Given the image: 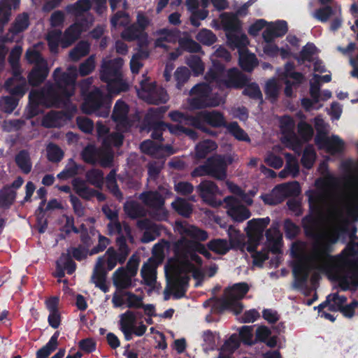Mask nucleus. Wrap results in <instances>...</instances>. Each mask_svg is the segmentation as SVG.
<instances>
[{"label": "nucleus", "instance_id": "864d4df0", "mask_svg": "<svg viewBox=\"0 0 358 358\" xmlns=\"http://www.w3.org/2000/svg\"><path fill=\"white\" fill-rule=\"evenodd\" d=\"M315 159L316 152L313 146L312 145H306L301 156V165L307 169H310L315 163Z\"/></svg>", "mask_w": 358, "mask_h": 358}, {"label": "nucleus", "instance_id": "2eb2a0df", "mask_svg": "<svg viewBox=\"0 0 358 358\" xmlns=\"http://www.w3.org/2000/svg\"><path fill=\"white\" fill-rule=\"evenodd\" d=\"M3 87L11 96L19 99L23 97L28 90L27 80L22 74L19 77L13 76L8 78L5 81Z\"/></svg>", "mask_w": 358, "mask_h": 358}, {"label": "nucleus", "instance_id": "4c0bfd02", "mask_svg": "<svg viewBox=\"0 0 358 358\" xmlns=\"http://www.w3.org/2000/svg\"><path fill=\"white\" fill-rule=\"evenodd\" d=\"M215 307L217 308V313H222L224 310H229L235 315L240 314L243 310V303L238 300L233 299L217 300V303Z\"/></svg>", "mask_w": 358, "mask_h": 358}, {"label": "nucleus", "instance_id": "ddd939ff", "mask_svg": "<svg viewBox=\"0 0 358 358\" xmlns=\"http://www.w3.org/2000/svg\"><path fill=\"white\" fill-rule=\"evenodd\" d=\"M29 101L48 108H62L56 99L55 90L47 84L41 90H32L29 94Z\"/></svg>", "mask_w": 358, "mask_h": 358}, {"label": "nucleus", "instance_id": "6ab92c4d", "mask_svg": "<svg viewBox=\"0 0 358 358\" xmlns=\"http://www.w3.org/2000/svg\"><path fill=\"white\" fill-rule=\"evenodd\" d=\"M287 23L284 20L271 22L262 33L265 42H273L275 38L284 36L287 31Z\"/></svg>", "mask_w": 358, "mask_h": 358}, {"label": "nucleus", "instance_id": "cd10ccee", "mask_svg": "<svg viewBox=\"0 0 358 358\" xmlns=\"http://www.w3.org/2000/svg\"><path fill=\"white\" fill-rule=\"evenodd\" d=\"M238 64L245 72H252L255 66L258 65V60L254 53L250 52L248 49L240 51Z\"/></svg>", "mask_w": 358, "mask_h": 358}, {"label": "nucleus", "instance_id": "0eeeda50", "mask_svg": "<svg viewBox=\"0 0 358 358\" xmlns=\"http://www.w3.org/2000/svg\"><path fill=\"white\" fill-rule=\"evenodd\" d=\"M194 127L205 133L210 134V129L206 124L214 128L226 127L227 122L224 114L218 110H201L195 114L192 118Z\"/></svg>", "mask_w": 358, "mask_h": 358}, {"label": "nucleus", "instance_id": "39448f33", "mask_svg": "<svg viewBox=\"0 0 358 358\" xmlns=\"http://www.w3.org/2000/svg\"><path fill=\"white\" fill-rule=\"evenodd\" d=\"M278 80L275 78L268 79L265 85L264 93L266 98L274 103L278 100L282 84L285 85V94L291 97V60H288L284 70L278 69Z\"/></svg>", "mask_w": 358, "mask_h": 358}, {"label": "nucleus", "instance_id": "8fccbe9b", "mask_svg": "<svg viewBox=\"0 0 358 358\" xmlns=\"http://www.w3.org/2000/svg\"><path fill=\"white\" fill-rule=\"evenodd\" d=\"M90 45L88 42L81 41L70 51L69 57L73 61H78L81 57L87 55L90 52Z\"/></svg>", "mask_w": 358, "mask_h": 358}, {"label": "nucleus", "instance_id": "a211bd4d", "mask_svg": "<svg viewBox=\"0 0 358 358\" xmlns=\"http://www.w3.org/2000/svg\"><path fill=\"white\" fill-rule=\"evenodd\" d=\"M287 23L284 20L271 22L262 33L265 42H273L275 38L284 36L287 31Z\"/></svg>", "mask_w": 358, "mask_h": 358}, {"label": "nucleus", "instance_id": "2f4dec72", "mask_svg": "<svg viewBox=\"0 0 358 358\" xmlns=\"http://www.w3.org/2000/svg\"><path fill=\"white\" fill-rule=\"evenodd\" d=\"M250 287L247 282H242L234 284L225 289L224 292L227 296L226 299L241 300L248 292Z\"/></svg>", "mask_w": 358, "mask_h": 358}, {"label": "nucleus", "instance_id": "9b49d317", "mask_svg": "<svg viewBox=\"0 0 358 358\" xmlns=\"http://www.w3.org/2000/svg\"><path fill=\"white\" fill-rule=\"evenodd\" d=\"M291 181L277 185L270 193L260 196L264 203L270 206H275L282 203L285 199L287 210H291Z\"/></svg>", "mask_w": 358, "mask_h": 358}, {"label": "nucleus", "instance_id": "4468645a", "mask_svg": "<svg viewBox=\"0 0 358 358\" xmlns=\"http://www.w3.org/2000/svg\"><path fill=\"white\" fill-rule=\"evenodd\" d=\"M196 191L205 203L213 206L217 204L216 196L221 192L217 185L213 181L208 180H202L196 186Z\"/></svg>", "mask_w": 358, "mask_h": 358}, {"label": "nucleus", "instance_id": "412c9836", "mask_svg": "<svg viewBox=\"0 0 358 358\" xmlns=\"http://www.w3.org/2000/svg\"><path fill=\"white\" fill-rule=\"evenodd\" d=\"M139 199L155 211L164 210L165 198L157 191L143 192L139 195Z\"/></svg>", "mask_w": 358, "mask_h": 358}, {"label": "nucleus", "instance_id": "4be33fe9", "mask_svg": "<svg viewBox=\"0 0 358 358\" xmlns=\"http://www.w3.org/2000/svg\"><path fill=\"white\" fill-rule=\"evenodd\" d=\"M49 69L46 62L36 64L27 76L28 83L32 87L42 84L48 76Z\"/></svg>", "mask_w": 358, "mask_h": 358}, {"label": "nucleus", "instance_id": "20e7f679", "mask_svg": "<svg viewBox=\"0 0 358 358\" xmlns=\"http://www.w3.org/2000/svg\"><path fill=\"white\" fill-rule=\"evenodd\" d=\"M55 84L47 83L52 87L56 93L62 108H67L71 103V97L75 92V77L69 73L62 72L60 68H57L53 72Z\"/></svg>", "mask_w": 358, "mask_h": 358}, {"label": "nucleus", "instance_id": "1a4fd4ad", "mask_svg": "<svg viewBox=\"0 0 358 358\" xmlns=\"http://www.w3.org/2000/svg\"><path fill=\"white\" fill-rule=\"evenodd\" d=\"M270 223L268 217L264 218L252 219L248 222L246 234L248 241L245 244V249L248 252L254 251L257 248L264 237V229Z\"/></svg>", "mask_w": 358, "mask_h": 358}, {"label": "nucleus", "instance_id": "7ed1b4c3", "mask_svg": "<svg viewBox=\"0 0 358 358\" xmlns=\"http://www.w3.org/2000/svg\"><path fill=\"white\" fill-rule=\"evenodd\" d=\"M266 247L261 251L249 252L252 258V263L255 266L262 267L265 260L268 259V253L271 252L275 255L281 253V247L282 245V234L280 231V224L278 222H273L271 227L266 231Z\"/></svg>", "mask_w": 358, "mask_h": 358}, {"label": "nucleus", "instance_id": "603ef678", "mask_svg": "<svg viewBox=\"0 0 358 358\" xmlns=\"http://www.w3.org/2000/svg\"><path fill=\"white\" fill-rule=\"evenodd\" d=\"M172 208L180 215L189 217L192 213L191 204L185 199L178 198L171 203Z\"/></svg>", "mask_w": 358, "mask_h": 358}, {"label": "nucleus", "instance_id": "f3484780", "mask_svg": "<svg viewBox=\"0 0 358 358\" xmlns=\"http://www.w3.org/2000/svg\"><path fill=\"white\" fill-rule=\"evenodd\" d=\"M287 23L284 20L271 22L262 33L265 42H273L275 38L284 36L287 31Z\"/></svg>", "mask_w": 358, "mask_h": 358}, {"label": "nucleus", "instance_id": "052dcab7", "mask_svg": "<svg viewBox=\"0 0 358 358\" xmlns=\"http://www.w3.org/2000/svg\"><path fill=\"white\" fill-rule=\"evenodd\" d=\"M120 317V329H134L136 323V315L134 312L128 310Z\"/></svg>", "mask_w": 358, "mask_h": 358}, {"label": "nucleus", "instance_id": "423d86ee", "mask_svg": "<svg viewBox=\"0 0 358 358\" xmlns=\"http://www.w3.org/2000/svg\"><path fill=\"white\" fill-rule=\"evenodd\" d=\"M110 100L99 88L95 87L85 98L83 110L86 114L107 117L109 115Z\"/></svg>", "mask_w": 358, "mask_h": 358}, {"label": "nucleus", "instance_id": "680f3d73", "mask_svg": "<svg viewBox=\"0 0 358 358\" xmlns=\"http://www.w3.org/2000/svg\"><path fill=\"white\" fill-rule=\"evenodd\" d=\"M19 99L11 96H3L0 98V109L6 113H11L17 108Z\"/></svg>", "mask_w": 358, "mask_h": 358}, {"label": "nucleus", "instance_id": "393cba45", "mask_svg": "<svg viewBox=\"0 0 358 358\" xmlns=\"http://www.w3.org/2000/svg\"><path fill=\"white\" fill-rule=\"evenodd\" d=\"M193 240H189L184 235L173 243L172 250L176 257L182 259L188 258L192 252Z\"/></svg>", "mask_w": 358, "mask_h": 358}, {"label": "nucleus", "instance_id": "ea45409f", "mask_svg": "<svg viewBox=\"0 0 358 358\" xmlns=\"http://www.w3.org/2000/svg\"><path fill=\"white\" fill-rule=\"evenodd\" d=\"M217 148L216 143L212 140H204L199 142L195 147V157L202 159Z\"/></svg>", "mask_w": 358, "mask_h": 358}, {"label": "nucleus", "instance_id": "c9c22d12", "mask_svg": "<svg viewBox=\"0 0 358 358\" xmlns=\"http://www.w3.org/2000/svg\"><path fill=\"white\" fill-rule=\"evenodd\" d=\"M30 24L29 15L27 13H22L17 15L8 31L16 36L28 29Z\"/></svg>", "mask_w": 358, "mask_h": 358}, {"label": "nucleus", "instance_id": "f03ea898", "mask_svg": "<svg viewBox=\"0 0 358 358\" xmlns=\"http://www.w3.org/2000/svg\"><path fill=\"white\" fill-rule=\"evenodd\" d=\"M124 61L117 57L103 61L100 70V79L106 83L107 90L110 95H117L121 92H127L129 84L123 79L122 67Z\"/></svg>", "mask_w": 358, "mask_h": 358}, {"label": "nucleus", "instance_id": "b1692460", "mask_svg": "<svg viewBox=\"0 0 358 358\" xmlns=\"http://www.w3.org/2000/svg\"><path fill=\"white\" fill-rule=\"evenodd\" d=\"M83 24L81 22H74L71 24L62 34V47L66 48L77 41L83 31Z\"/></svg>", "mask_w": 358, "mask_h": 358}, {"label": "nucleus", "instance_id": "69168bd1", "mask_svg": "<svg viewBox=\"0 0 358 358\" xmlns=\"http://www.w3.org/2000/svg\"><path fill=\"white\" fill-rule=\"evenodd\" d=\"M47 157L50 162L57 163L63 159L64 152L57 145L50 143L47 147Z\"/></svg>", "mask_w": 358, "mask_h": 358}, {"label": "nucleus", "instance_id": "37998d69", "mask_svg": "<svg viewBox=\"0 0 358 358\" xmlns=\"http://www.w3.org/2000/svg\"><path fill=\"white\" fill-rule=\"evenodd\" d=\"M128 113V105L124 101L119 99L114 106L111 117L115 122H123L127 120Z\"/></svg>", "mask_w": 358, "mask_h": 358}, {"label": "nucleus", "instance_id": "e2e57ef3", "mask_svg": "<svg viewBox=\"0 0 358 358\" xmlns=\"http://www.w3.org/2000/svg\"><path fill=\"white\" fill-rule=\"evenodd\" d=\"M207 247L210 250L220 255H225L229 250L227 241L220 238L210 241Z\"/></svg>", "mask_w": 358, "mask_h": 358}, {"label": "nucleus", "instance_id": "dca6fc26", "mask_svg": "<svg viewBox=\"0 0 358 358\" xmlns=\"http://www.w3.org/2000/svg\"><path fill=\"white\" fill-rule=\"evenodd\" d=\"M209 176L220 181H224L227 177V163L221 155H217L208 159Z\"/></svg>", "mask_w": 358, "mask_h": 358}, {"label": "nucleus", "instance_id": "4d7b16f0", "mask_svg": "<svg viewBox=\"0 0 358 358\" xmlns=\"http://www.w3.org/2000/svg\"><path fill=\"white\" fill-rule=\"evenodd\" d=\"M124 209L126 213L134 219L143 217L145 215L142 206L135 201H127L124 204Z\"/></svg>", "mask_w": 358, "mask_h": 358}, {"label": "nucleus", "instance_id": "c03bdc74", "mask_svg": "<svg viewBox=\"0 0 358 358\" xmlns=\"http://www.w3.org/2000/svg\"><path fill=\"white\" fill-rule=\"evenodd\" d=\"M80 170H84V166L78 164L73 159H71L69 164L57 174V177L59 180H65L77 176Z\"/></svg>", "mask_w": 358, "mask_h": 358}, {"label": "nucleus", "instance_id": "c756f323", "mask_svg": "<svg viewBox=\"0 0 358 358\" xmlns=\"http://www.w3.org/2000/svg\"><path fill=\"white\" fill-rule=\"evenodd\" d=\"M279 127L282 134L281 142L286 148L291 149V116L283 115L279 117Z\"/></svg>", "mask_w": 358, "mask_h": 358}, {"label": "nucleus", "instance_id": "9d476101", "mask_svg": "<svg viewBox=\"0 0 358 358\" xmlns=\"http://www.w3.org/2000/svg\"><path fill=\"white\" fill-rule=\"evenodd\" d=\"M176 229L180 235H185L193 239L192 252L204 254L207 250L200 241L208 239V234L205 230L201 229L187 222H176Z\"/></svg>", "mask_w": 358, "mask_h": 358}, {"label": "nucleus", "instance_id": "49530a36", "mask_svg": "<svg viewBox=\"0 0 358 358\" xmlns=\"http://www.w3.org/2000/svg\"><path fill=\"white\" fill-rule=\"evenodd\" d=\"M179 48L190 53L202 52L201 45L189 36L182 37L178 40Z\"/></svg>", "mask_w": 358, "mask_h": 358}, {"label": "nucleus", "instance_id": "de8ad7c7", "mask_svg": "<svg viewBox=\"0 0 358 358\" xmlns=\"http://www.w3.org/2000/svg\"><path fill=\"white\" fill-rule=\"evenodd\" d=\"M80 155L85 163L94 165L99 157V151L94 145L88 144L83 148Z\"/></svg>", "mask_w": 358, "mask_h": 358}, {"label": "nucleus", "instance_id": "f704fd0d", "mask_svg": "<svg viewBox=\"0 0 358 358\" xmlns=\"http://www.w3.org/2000/svg\"><path fill=\"white\" fill-rule=\"evenodd\" d=\"M189 280L190 278L187 275H178L175 278L172 284L173 289L175 290L173 292L174 299H179L185 296L189 287Z\"/></svg>", "mask_w": 358, "mask_h": 358}, {"label": "nucleus", "instance_id": "7c9ffc66", "mask_svg": "<svg viewBox=\"0 0 358 358\" xmlns=\"http://www.w3.org/2000/svg\"><path fill=\"white\" fill-rule=\"evenodd\" d=\"M131 277L125 268L120 267L113 273V284L117 289H128L132 286Z\"/></svg>", "mask_w": 358, "mask_h": 358}, {"label": "nucleus", "instance_id": "3c124183", "mask_svg": "<svg viewBox=\"0 0 358 358\" xmlns=\"http://www.w3.org/2000/svg\"><path fill=\"white\" fill-rule=\"evenodd\" d=\"M106 275L107 272L106 270H93L91 277V282L104 293L109 291V287L106 285Z\"/></svg>", "mask_w": 358, "mask_h": 358}, {"label": "nucleus", "instance_id": "774afa93", "mask_svg": "<svg viewBox=\"0 0 358 358\" xmlns=\"http://www.w3.org/2000/svg\"><path fill=\"white\" fill-rule=\"evenodd\" d=\"M143 32L136 24H132L123 30L121 36L123 39L131 42L136 41Z\"/></svg>", "mask_w": 358, "mask_h": 358}, {"label": "nucleus", "instance_id": "6e6552de", "mask_svg": "<svg viewBox=\"0 0 358 358\" xmlns=\"http://www.w3.org/2000/svg\"><path fill=\"white\" fill-rule=\"evenodd\" d=\"M211 89L206 83L195 85L190 90L189 94L194 96L189 103L193 109H203L207 107H215L220 104L217 98L211 96Z\"/></svg>", "mask_w": 358, "mask_h": 358}, {"label": "nucleus", "instance_id": "a18cd8bd", "mask_svg": "<svg viewBox=\"0 0 358 358\" xmlns=\"http://www.w3.org/2000/svg\"><path fill=\"white\" fill-rule=\"evenodd\" d=\"M62 32L59 29L50 31L47 35L48 45L50 52L57 54L59 52V45H62Z\"/></svg>", "mask_w": 358, "mask_h": 358}, {"label": "nucleus", "instance_id": "338daca9", "mask_svg": "<svg viewBox=\"0 0 358 358\" xmlns=\"http://www.w3.org/2000/svg\"><path fill=\"white\" fill-rule=\"evenodd\" d=\"M298 134L304 143L309 142L314 134L313 127L306 122H300L298 124Z\"/></svg>", "mask_w": 358, "mask_h": 358}, {"label": "nucleus", "instance_id": "0e129e2a", "mask_svg": "<svg viewBox=\"0 0 358 358\" xmlns=\"http://www.w3.org/2000/svg\"><path fill=\"white\" fill-rule=\"evenodd\" d=\"M196 38L204 45H212L217 41L216 35L210 30L202 29L196 36Z\"/></svg>", "mask_w": 358, "mask_h": 358}, {"label": "nucleus", "instance_id": "79ce46f5", "mask_svg": "<svg viewBox=\"0 0 358 358\" xmlns=\"http://www.w3.org/2000/svg\"><path fill=\"white\" fill-rule=\"evenodd\" d=\"M15 163L18 168L24 174H28L31 172L32 164L29 153L26 150H20L15 156Z\"/></svg>", "mask_w": 358, "mask_h": 358}, {"label": "nucleus", "instance_id": "09e8293b", "mask_svg": "<svg viewBox=\"0 0 358 358\" xmlns=\"http://www.w3.org/2000/svg\"><path fill=\"white\" fill-rule=\"evenodd\" d=\"M227 214L231 219L237 222H241L248 219L251 213L244 206L240 204L236 208H231L227 210Z\"/></svg>", "mask_w": 358, "mask_h": 358}, {"label": "nucleus", "instance_id": "13d9d810", "mask_svg": "<svg viewBox=\"0 0 358 358\" xmlns=\"http://www.w3.org/2000/svg\"><path fill=\"white\" fill-rule=\"evenodd\" d=\"M92 8L91 0H78L75 3L67 6V10L76 15H80Z\"/></svg>", "mask_w": 358, "mask_h": 358}, {"label": "nucleus", "instance_id": "e433bc0d", "mask_svg": "<svg viewBox=\"0 0 358 358\" xmlns=\"http://www.w3.org/2000/svg\"><path fill=\"white\" fill-rule=\"evenodd\" d=\"M22 48L19 45H15L10 51L8 56V63L11 67L12 75L14 77L20 76L22 71L20 64V56Z\"/></svg>", "mask_w": 358, "mask_h": 358}, {"label": "nucleus", "instance_id": "58836bf2", "mask_svg": "<svg viewBox=\"0 0 358 358\" xmlns=\"http://www.w3.org/2000/svg\"><path fill=\"white\" fill-rule=\"evenodd\" d=\"M316 46L313 43H308L304 45L299 54L292 53V59L297 60L299 64H303L305 62H311L313 60V55L315 54Z\"/></svg>", "mask_w": 358, "mask_h": 358}, {"label": "nucleus", "instance_id": "5701e85b", "mask_svg": "<svg viewBox=\"0 0 358 358\" xmlns=\"http://www.w3.org/2000/svg\"><path fill=\"white\" fill-rule=\"evenodd\" d=\"M344 145V141L336 135H332L331 137L327 135L316 144L319 149H325L331 154L342 152Z\"/></svg>", "mask_w": 358, "mask_h": 358}, {"label": "nucleus", "instance_id": "72a5a7b5", "mask_svg": "<svg viewBox=\"0 0 358 358\" xmlns=\"http://www.w3.org/2000/svg\"><path fill=\"white\" fill-rule=\"evenodd\" d=\"M221 20L226 33L241 31V24L237 14L234 13H224L221 15Z\"/></svg>", "mask_w": 358, "mask_h": 358}, {"label": "nucleus", "instance_id": "f8f14e48", "mask_svg": "<svg viewBox=\"0 0 358 358\" xmlns=\"http://www.w3.org/2000/svg\"><path fill=\"white\" fill-rule=\"evenodd\" d=\"M138 93L149 103L158 105L166 101V92L163 89L157 88L156 83L150 82L148 78L140 82V90H138Z\"/></svg>", "mask_w": 358, "mask_h": 358}, {"label": "nucleus", "instance_id": "c85d7f7f", "mask_svg": "<svg viewBox=\"0 0 358 358\" xmlns=\"http://www.w3.org/2000/svg\"><path fill=\"white\" fill-rule=\"evenodd\" d=\"M292 274L294 277L293 285L295 287H303L306 286L309 275V269L307 266L292 262Z\"/></svg>", "mask_w": 358, "mask_h": 358}, {"label": "nucleus", "instance_id": "a19ab883", "mask_svg": "<svg viewBox=\"0 0 358 358\" xmlns=\"http://www.w3.org/2000/svg\"><path fill=\"white\" fill-rule=\"evenodd\" d=\"M20 5V0H3V6L5 10L0 15V31H2L4 26L10 20L11 10L17 9Z\"/></svg>", "mask_w": 358, "mask_h": 358}, {"label": "nucleus", "instance_id": "6e6d98bb", "mask_svg": "<svg viewBox=\"0 0 358 358\" xmlns=\"http://www.w3.org/2000/svg\"><path fill=\"white\" fill-rule=\"evenodd\" d=\"M226 128L236 139L245 142L250 141V138L248 134L239 126L238 122H230L227 124Z\"/></svg>", "mask_w": 358, "mask_h": 358}, {"label": "nucleus", "instance_id": "5fc2aeb1", "mask_svg": "<svg viewBox=\"0 0 358 358\" xmlns=\"http://www.w3.org/2000/svg\"><path fill=\"white\" fill-rule=\"evenodd\" d=\"M87 181L96 187L101 188L103 185V173L98 169H92L86 172Z\"/></svg>", "mask_w": 358, "mask_h": 358}, {"label": "nucleus", "instance_id": "f257e3e1", "mask_svg": "<svg viewBox=\"0 0 358 358\" xmlns=\"http://www.w3.org/2000/svg\"><path fill=\"white\" fill-rule=\"evenodd\" d=\"M315 221L312 215L303 219V227L307 237L315 240L309 259L318 264H324L327 260L334 261L336 257L331 254L334 251V245L339 241L341 233H345V227L336 229L331 234H318L315 233Z\"/></svg>", "mask_w": 358, "mask_h": 358}, {"label": "nucleus", "instance_id": "a878e982", "mask_svg": "<svg viewBox=\"0 0 358 358\" xmlns=\"http://www.w3.org/2000/svg\"><path fill=\"white\" fill-rule=\"evenodd\" d=\"M248 82L246 76L237 69L232 68L227 71L225 84L228 87L242 88L246 85Z\"/></svg>", "mask_w": 358, "mask_h": 358}, {"label": "nucleus", "instance_id": "aec40b11", "mask_svg": "<svg viewBox=\"0 0 358 358\" xmlns=\"http://www.w3.org/2000/svg\"><path fill=\"white\" fill-rule=\"evenodd\" d=\"M287 23L284 20L271 22L262 33L265 42H273L275 38L284 36L287 31Z\"/></svg>", "mask_w": 358, "mask_h": 358}, {"label": "nucleus", "instance_id": "473e14b6", "mask_svg": "<svg viewBox=\"0 0 358 358\" xmlns=\"http://www.w3.org/2000/svg\"><path fill=\"white\" fill-rule=\"evenodd\" d=\"M66 115V113L63 111L51 110L43 117L42 125L48 129L60 127Z\"/></svg>", "mask_w": 358, "mask_h": 358}, {"label": "nucleus", "instance_id": "bf43d9fd", "mask_svg": "<svg viewBox=\"0 0 358 358\" xmlns=\"http://www.w3.org/2000/svg\"><path fill=\"white\" fill-rule=\"evenodd\" d=\"M186 64L191 69L194 76L203 74L204 71V64L198 55H191L187 58Z\"/></svg>", "mask_w": 358, "mask_h": 358}, {"label": "nucleus", "instance_id": "bb28decb", "mask_svg": "<svg viewBox=\"0 0 358 358\" xmlns=\"http://www.w3.org/2000/svg\"><path fill=\"white\" fill-rule=\"evenodd\" d=\"M238 31H229L226 33L228 45L232 49H238V53L247 49L249 44V40L246 34H241L238 35Z\"/></svg>", "mask_w": 358, "mask_h": 358}]
</instances>
